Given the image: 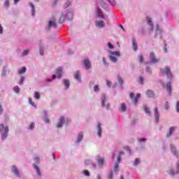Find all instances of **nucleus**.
<instances>
[{"label": "nucleus", "mask_w": 179, "mask_h": 179, "mask_svg": "<svg viewBox=\"0 0 179 179\" xmlns=\"http://www.w3.org/2000/svg\"><path fill=\"white\" fill-rule=\"evenodd\" d=\"M74 78H75V79H76L77 80H78V82H80V72L76 71V72L74 73Z\"/></svg>", "instance_id": "obj_16"}, {"label": "nucleus", "mask_w": 179, "mask_h": 179, "mask_svg": "<svg viewBox=\"0 0 179 179\" xmlns=\"http://www.w3.org/2000/svg\"><path fill=\"white\" fill-rule=\"evenodd\" d=\"M27 54H29V50H24V52H22L23 55H27Z\"/></svg>", "instance_id": "obj_49"}, {"label": "nucleus", "mask_w": 179, "mask_h": 179, "mask_svg": "<svg viewBox=\"0 0 179 179\" xmlns=\"http://www.w3.org/2000/svg\"><path fill=\"white\" fill-rule=\"evenodd\" d=\"M143 108H144V111L146 114H150V109H149V108H148V106H144Z\"/></svg>", "instance_id": "obj_27"}, {"label": "nucleus", "mask_w": 179, "mask_h": 179, "mask_svg": "<svg viewBox=\"0 0 179 179\" xmlns=\"http://www.w3.org/2000/svg\"><path fill=\"white\" fill-rule=\"evenodd\" d=\"M169 176H174V174H176V172H174V171L173 169H171L169 171Z\"/></svg>", "instance_id": "obj_39"}, {"label": "nucleus", "mask_w": 179, "mask_h": 179, "mask_svg": "<svg viewBox=\"0 0 179 179\" xmlns=\"http://www.w3.org/2000/svg\"><path fill=\"white\" fill-rule=\"evenodd\" d=\"M138 82L141 85H143V78L142 76L139 77Z\"/></svg>", "instance_id": "obj_38"}, {"label": "nucleus", "mask_w": 179, "mask_h": 179, "mask_svg": "<svg viewBox=\"0 0 179 179\" xmlns=\"http://www.w3.org/2000/svg\"><path fill=\"white\" fill-rule=\"evenodd\" d=\"M48 27L49 29L51 27H54L55 29H57V23H55V22L50 21L48 23Z\"/></svg>", "instance_id": "obj_18"}, {"label": "nucleus", "mask_w": 179, "mask_h": 179, "mask_svg": "<svg viewBox=\"0 0 179 179\" xmlns=\"http://www.w3.org/2000/svg\"><path fill=\"white\" fill-rule=\"evenodd\" d=\"M155 120L159 121V110L157 108H155Z\"/></svg>", "instance_id": "obj_19"}, {"label": "nucleus", "mask_w": 179, "mask_h": 179, "mask_svg": "<svg viewBox=\"0 0 179 179\" xmlns=\"http://www.w3.org/2000/svg\"><path fill=\"white\" fill-rule=\"evenodd\" d=\"M106 108L108 110V108H110V104H107V105L106 106Z\"/></svg>", "instance_id": "obj_63"}, {"label": "nucleus", "mask_w": 179, "mask_h": 179, "mask_svg": "<svg viewBox=\"0 0 179 179\" xmlns=\"http://www.w3.org/2000/svg\"><path fill=\"white\" fill-rule=\"evenodd\" d=\"M20 89H19V86H15V87H14V92H15V93H19V92H20Z\"/></svg>", "instance_id": "obj_36"}, {"label": "nucleus", "mask_w": 179, "mask_h": 179, "mask_svg": "<svg viewBox=\"0 0 179 179\" xmlns=\"http://www.w3.org/2000/svg\"><path fill=\"white\" fill-rule=\"evenodd\" d=\"M139 98H141V94H137L136 96L134 92H131L130 94V99H131V100H134L133 101L134 104H136V103H138V100L139 99Z\"/></svg>", "instance_id": "obj_5"}, {"label": "nucleus", "mask_w": 179, "mask_h": 179, "mask_svg": "<svg viewBox=\"0 0 179 179\" xmlns=\"http://www.w3.org/2000/svg\"><path fill=\"white\" fill-rule=\"evenodd\" d=\"M29 100L30 104L32 105L33 107H36V103L33 101V99H31V98H29Z\"/></svg>", "instance_id": "obj_35"}, {"label": "nucleus", "mask_w": 179, "mask_h": 179, "mask_svg": "<svg viewBox=\"0 0 179 179\" xmlns=\"http://www.w3.org/2000/svg\"><path fill=\"white\" fill-rule=\"evenodd\" d=\"M97 129H98V136L100 138L101 137V124L100 123H98Z\"/></svg>", "instance_id": "obj_20"}, {"label": "nucleus", "mask_w": 179, "mask_h": 179, "mask_svg": "<svg viewBox=\"0 0 179 179\" xmlns=\"http://www.w3.org/2000/svg\"><path fill=\"white\" fill-rule=\"evenodd\" d=\"M145 141H146V138H138V141H140V142H145Z\"/></svg>", "instance_id": "obj_51"}, {"label": "nucleus", "mask_w": 179, "mask_h": 179, "mask_svg": "<svg viewBox=\"0 0 179 179\" xmlns=\"http://www.w3.org/2000/svg\"><path fill=\"white\" fill-rule=\"evenodd\" d=\"M99 166H103L104 164V159L100 158L97 160Z\"/></svg>", "instance_id": "obj_25"}, {"label": "nucleus", "mask_w": 179, "mask_h": 179, "mask_svg": "<svg viewBox=\"0 0 179 179\" xmlns=\"http://www.w3.org/2000/svg\"><path fill=\"white\" fill-rule=\"evenodd\" d=\"M5 5L8 8V6H9V1H6Z\"/></svg>", "instance_id": "obj_57"}, {"label": "nucleus", "mask_w": 179, "mask_h": 179, "mask_svg": "<svg viewBox=\"0 0 179 179\" xmlns=\"http://www.w3.org/2000/svg\"><path fill=\"white\" fill-rule=\"evenodd\" d=\"M97 179H101V175H98L97 176Z\"/></svg>", "instance_id": "obj_61"}, {"label": "nucleus", "mask_w": 179, "mask_h": 179, "mask_svg": "<svg viewBox=\"0 0 179 179\" xmlns=\"http://www.w3.org/2000/svg\"><path fill=\"white\" fill-rule=\"evenodd\" d=\"M147 23L150 27V30H153V23L152 22V18L147 17Z\"/></svg>", "instance_id": "obj_12"}, {"label": "nucleus", "mask_w": 179, "mask_h": 179, "mask_svg": "<svg viewBox=\"0 0 179 179\" xmlns=\"http://www.w3.org/2000/svg\"><path fill=\"white\" fill-rule=\"evenodd\" d=\"M71 3L72 0H68L64 4V8H68V6H69Z\"/></svg>", "instance_id": "obj_30"}, {"label": "nucleus", "mask_w": 179, "mask_h": 179, "mask_svg": "<svg viewBox=\"0 0 179 179\" xmlns=\"http://www.w3.org/2000/svg\"><path fill=\"white\" fill-rule=\"evenodd\" d=\"M3 131L1 134V139H6L8 138V132H9V128L8 127H5L3 124H0V132Z\"/></svg>", "instance_id": "obj_1"}, {"label": "nucleus", "mask_w": 179, "mask_h": 179, "mask_svg": "<svg viewBox=\"0 0 179 179\" xmlns=\"http://www.w3.org/2000/svg\"><path fill=\"white\" fill-rule=\"evenodd\" d=\"M106 85H107V86H108V87H110V86H111V82L106 80Z\"/></svg>", "instance_id": "obj_52"}, {"label": "nucleus", "mask_w": 179, "mask_h": 179, "mask_svg": "<svg viewBox=\"0 0 179 179\" xmlns=\"http://www.w3.org/2000/svg\"><path fill=\"white\" fill-rule=\"evenodd\" d=\"M118 80L120 83H122V78H121L120 77H118Z\"/></svg>", "instance_id": "obj_56"}, {"label": "nucleus", "mask_w": 179, "mask_h": 179, "mask_svg": "<svg viewBox=\"0 0 179 179\" xmlns=\"http://www.w3.org/2000/svg\"><path fill=\"white\" fill-rule=\"evenodd\" d=\"M55 78H57V76L56 75H53L52 76V79H55Z\"/></svg>", "instance_id": "obj_64"}, {"label": "nucleus", "mask_w": 179, "mask_h": 179, "mask_svg": "<svg viewBox=\"0 0 179 179\" xmlns=\"http://www.w3.org/2000/svg\"><path fill=\"white\" fill-rule=\"evenodd\" d=\"M59 122L57 124V128H62L64 124H68L69 122V120L67 119L65 122V119L64 118V116H60L59 118Z\"/></svg>", "instance_id": "obj_3"}, {"label": "nucleus", "mask_w": 179, "mask_h": 179, "mask_svg": "<svg viewBox=\"0 0 179 179\" xmlns=\"http://www.w3.org/2000/svg\"><path fill=\"white\" fill-rule=\"evenodd\" d=\"M121 155H124V152L122 151L119 152V156L121 157Z\"/></svg>", "instance_id": "obj_59"}, {"label": "nucleus", "mask_w": 179, "mask_h": 179, "mask_svg": "<svg viewBox=\"0 0 179 179\" xmlns=\"http://www.w3.org/2000/svg\"><path fill=\"white\" fill-rule=\"evenodd\" d=\"M64 86H66V87H69V85H71V83L68 80H64Z\"/></svg>", "instance_id": "obj_29"}, {"label": "nucleus", "mask_w": 179, "mask_h": 179, "mask_svg": "<svg viewBox=\"0 0 179 179\" xmlns=\"http://www.w3.org/2000/svg\"><path fill=\"white\" fill-rule=\"evenodd\" d=\"M150 58L151 62L153 64H157L159 62V59L156 58V56L155 55V52H152L150 53Z\"/></svg>", "instance_id": "obj_6"}, {"label": "nucleus", "mask_w": 179, "mask_h": 179, "mask_svg": "<svg viewBox=\"0 0 179 179\" xmlns=\"http://www.w3.org/2000/svg\"><path fill=\"white\" fill-rule=\"evenodd\" d=\"M94 92H99V85H95L94 87Z\"/></svg>", "instance_id": "obj_48"}, {"label": "nucleus", "mask_w": 179, "mask_h": 179, "mask_svg": "<svg viewBox=\"0 0 179 179\" xmlns=\"http://www.w3.org/2000/svg\"><path fill=\"white\" fill-rule=\"evenodd\" d=\"M35 99H36V100L40 99V93L39 92H35V95H34Z\"/></svg>", "instance_id": "obj_33"}, {"label": "nucleus", "mask_w": 179, "mask_h": 179, "mask_svg": "<svg viewBox=\"0 0 179 179\" xmlns=\"http://www.w3.org/2000/svg\"><path fill=\"white\" fill-rule=\"evenodd\" d=\"M101 106H102V107H104V100H102Z\"/></svg>", "instance_id": "obj_62"}, {"label": "nucleus", "mask_w": 179, "mask_h": 179, "mask_svg": "<svg viewBox=\"0 0 179 179\" xmlns=\"http://www.w3.org/2000/svg\"><path fill=\"white\" fill-rule=\"evenodd\" d=\"M84 65L85 69H90V68L92 67V64H90V61H89V59L84 60Z\"/></svg>", "instance_id": "obj_8"}, {"label": "nucleus", "mask_w": 179, "mask_h": 179, "mask_svg": "<svg viewBox=\"0 0 179 179\" xmlns=\"http://www.w3.org/2000/svg\"><path fill=\"white\" fill-rule=\"evenodd\" d=\"M40 55H44V48L41 47L39 50Z\"/></svg>", "instance_id": "obj_34"}, {"label": "nucleus", "mask_w": 179, "mask_h": 179, "mask_svg": "<svg viewBox=\"0 0 179 179\" xmlns=\"http://www.w3.org/2000/svg\"><path fill=\"white\" fill-rule=\"evenodd\" d=\"M165 110H169V102L165 104Z\"/></svg>", "instance_id": "obj_55"}, {"label": "nucleus", "mask_w": 179, "mask_h": 179, "mask_svg": "<svg viewBox=\"0 0 179 179\" xmlns=\"http://www.w3.org/2000/svg\"><path fill=\"white\" fill-rule=\"evenodd\" d=\"M30 6L32 10V16H34V15H36V8H34V5H33L31 3H30Z\"/></svg>", "instance_id": "obj_23"}, {"label": "nucleus", "mask_w": 179, "mask_h": 179, "mask_svg": "<svg viewBox=\"0 0 179 179\" xmlns=\"http://www.w3.org/2000/svg\"><path fill=\"white\" fill-rule=\"evenodd\" d=\"M23 82H24V77H21L20 79V83L23 85Z\"/></svg>", "instance_id": "obj_46"}, {"label": "nucleus", "mask_w": 179, "mask_h": 179, "mask_svg": "<svg viewBox=\"0 0 179 179\" xmlns=\"http://www.w3.org/2000/svg\"><path fill=\"white\" fill-rule=\"evenodd\" d=\"M34 122L31 123L29 125V129H34Z\"/></svg>", "instance_id": "obj_41"}, {"label": "nucleus", "mask_w": 179, "mask_h": 179, "mask_svg": "<svg viewBox=\"0 0 179 179\" xmlns=\"http://www.w3.org/2000/svg\"><path fill=\"white\" fill-rule=\"evenodd\" d=\"M138 59H139L140 62H143V56H142V55H140L138 56Z\"/></svg>", "instance_id": "obj_43"}, {"label": "nucleus", "mask_w": 179, "mask_h": 179, "mask_svg": "<svg viewBox=\"0 0 179 179\" xmlns=\"http://www.w3.org/2000/svg\"><path fill=\"white\" fill-rule=\"evenodd\" d=\"M120 160H121V157H120V156H118V157H117V162L120 163Z\"/></svg>", "instance_id": "obj_60"}, {"label": "nucleus", "mask_w": 179, "mask_h": 179, "mask_svg": "<svg viewBox=\"0 0 179 179\" xmlns=\"http://www.w3.org/2000/svg\"><path fill=\"white\" fill-rule=\"evenodd\" d=\"M0 34H3V27H2V24H0Z\"/></svg>", "instance_id": "obj_44"}, {"label": "nucleus", "mask_w": 179, "mask_h": 179, "mask_svg": "<svg viewBox=\"0 0 179 179\" xmlns=\"http://www.w3.org/2000/svg\"><path fill=\"white\" fill-rule=\"evenodd\" d=\"M146 94L148 97H155V92L150 90H147Z\"/></svg>", "instance_id": "obj_13"}, {"label": "nucleus", "mask_w": 179, "mask_h": 179, "mask_svg": "<svg viewBox=\"0 0 179 179\" xmlns=\"http://www.w3.org/2000/svg\"><path fill=\"white\" fill-rule=\"evenodd\" d=\"M141 163V160L139 159V158H136L134 161V166H138V164H139Z\"/></svg>", "instance_id": "obj_32"}, {"label": "nucleus", "mask_w": 179, "mask_h": 179, "mask_svg": "<svg viewBox=\"0 0 179 179\" xmlns=\"http://www.w3.org/2000/svg\"><path fill=\"white\" fill-rule=\"evenodd\" d=\"M108 48H110V50H113V48H114V46L111 44V43L108 42Z\"/></svg>", "instance_id": "obj_42"}, {"label": "nucleus", "mask_w": 179, "mask_h": 179, "mask_svg": "<svg viewBox=\"0 0 179 179\" xmlns=\"http://www.w3.org/2000/svg\"><path fill=\"white\" fill-rule=\"evenodd\" d=\"M146 71H147V72H149L150 73L152 72V69H150V67H147Z\"/></svg>", "instance_id": "obj_54"}, {"label": "nucleus", "mask_w": 179, "mask_h": 179, "mask_svg": "<svg viewBox=\"0 0 179 179\" xmlns=\"http://www.w3.org/2000/svg\"><path fill=\"white\" fill-rule=\"evenodd\" d=\"M97 14H98L99 17H102V18L104 17V16L103 15V12H101V10L98 9Z\"/></svg>", "instance_id": "obj_28"}, {"label": "nucleus", "mask_w": 179, "mask_h": 179, "mask_svg": "<svg viewBox=\"0 0 179 179\" xmlns=\"http://www.w3.org/2000/svg\"><path fill=\"white\" fill-rule=\"evenodd\" d=\"M45 122H46V124H48L50 122V120H48V118L45 119Z\"/></svg>", "instance_id": "obj_58"}, {"label": "nucleus", "mask_w": 179, "mask_h": 179, "mask_svg": "<svg viewBox=\"0 0 179 179\" xmlns=\"http://www.w3.org/2000/svg\"><path fill=\"white\" fill-rule=\"evenodd\" d=\"M115 171H116L117 174H118V163L115 164Z\"/></svg>", "instance_id": "obj_40"}, {"label": "nucleus", "mask_w": 179, "mask_h": 179, "mask_svg": "<svg viewBox=\"0 0 179 179\" xmlns=\"http://www.w3.org/2000/svg\"><path fill=\"white\" fill-rule=\"evenodd\" d=\"M176 131V127H171L169 129V131L167 133L166 136L168 138H170L171 135H173V132Z\"/></svg>", "instance_id": "obj_10"}, {"label": "nucleus", "mask_w": 179, "mask_h": 179, "mask_svg": "<svg viewBox=\"0 0 179 179\" xmlns=\"http://www.w3.org/2000/svg\"><path fill=\"white\" fill-rule=\"evenodd\" d=\"M179 173V162L176 164V173Z\"/></svg>", "instance_id": "obj_45"}, {"label": "nucleus", "mask_w": 179, "mask_h": 179, "mask_svg": "<svg viewBox=\"0 0 179 179\" xmlns=\"http://www.w3.org/2000/svg\"><path fill=\"white\" fill-rule=\"evenodd\" d=\"M26 71H27V69H26V67H22V69H19L17 71V72H18V73L20 75H22V73H24V72H26Z\"/></svg>", "instance_id": "obj_22"}, {"label": "nucleus", "mask_w": 179, "mask_h": 179, "mask_svg": "<svg viewBox=\"0 0 179 179\" xmlns=\"http://www.w3.org/2000/svg\"><path fill=\"white\" fill-rule=\"evenodd\" d=\"M85 164H86V166H87L88 164H90V160L86 159V160L85 161Z\"/></svg>", "instance_id": "obj_50"}, {"label": "nucleus", "mask_w": 179, "mask_h": 179, "mask_svg": "<svg viewBox=\"0 0 179 179\" xmlns=\"http://www.w3.org/2000/svg\"><path fill=\"white\" fill-rule=\"evenodd\" d=\"M3 113V108H2V106L0 105V115Z\"/></svg>", "instance_id": "obj_53"}, {"label": "nucleus", "mask_w": 179, "mask_h": 179, "mask_svg": "<svg viewBox=\"0 0 179 179\" xmlns=\"http://www.w3.org/2000/svg\"><path fill=\"white\" fill-rule=\"evenodd\" d=\"M65 21V15H62L59 20V23H64Z\"/></svg>", "instance_id": "obj_31"}, {"label": "nucleus", "mask_w": 179, "mask_h": 179, "mask_svg": "<svg viewBox=\"0 0 179 179\" xmlns=\"http://www.w3.org/2000/svg\"><path fill=\"white\" fill-rule=\"evenodd\" d=\"M83 139V132H80L77 138V143H79Z\"/></svg>", "instance_id": "obj_15"}, {"label": "nucleus", "mask_w": 179, "mask_h": 179, "mask_svg": "<svg viewBox=\"0 0 179 179\" xmlns=\"http://www.w3.org/2000/svg\"><path fill=\"white\" fill-rule=\"evenodd\" d=\"M96 24L97 27H100L101 29L106 26V23H104L103 20L96 21Z\"/></svg>", "instance_id": "obj_9"}, {"label": "nucleus", "mask_w": 179, "mask_h": 179, "mask_svg": "<svg viewBox=\"0 0 179 179\" xmlns=\"http://www.w3.org/2000/svg\"><path fill=\"white\" fill-rule=\"evenodd\" d=\"M83 174L87 177H89V176H90V173L87 170L84 171Z\"/></svg>", "instance_id": "obj_37"}, {"label": "nucleus", "mask_w": 179, "mask_h": 179, "mask_svg": "<svg viewBox=\"0 0 179 179\" xmlns=\"http://www.w3.org/2000/svg\"><path fill=\"white\" fill-rule=\"evenodd\" d=\"M11 171L15 176H19V170H17V168L16 166H12Z\"/></svg>", "instance_id": "obj_14"}, {"label": "nucleus", "mask_w": 179, "mask_h": 179, "mask_svg": "<svg viewBox=\"0 0 179 179\" xmlns=\"http://www.w3.org/2000/svg\"><path fill=\"white\" fill-rule=\"evenodd\" d=\"M160 73H162V75H167L168 79H173V74L171 73L170 68L166 66L165 69H161Z\"/></svg>", "instance_id": "obj_2"}, {"label": "nucleus", "mask_w": 179, "mask_h": 179, "mask_svg": "<svg viewBox=\"0 0 179 179\" xmlns=\"http://www.w3.org/2000/svg\"><path fill=\"white\" fill-rule=\"evenodd\" d=\"M176 111L179 113V101L176 103Z\"/></svg>", "instance_id": "obj_47"}, {"label": "nucleus", "mask_w": 179, "mask_h": 179, "mask_svg": "<svg viewBox=\"0 0 179 179\" xmlns=\"http://www.w3.org/2000/svg\"><path fill=\"white\" fill-rule=\"evenodd\" d=\"M132 44H133V48H134V51H136V50H138V43H136V41L134 40L132 41Z\"/></svg>", "instance_id": "obj_21"}, {"label": "nucleus", "mask_w": 179, "mask_h": 179, "mask_svg": "<svg viewBox=\"0 0 179 179\" xmlns=\"http://www.w3.org/2000/svg\"><path fill=\"white\" fill-rule=\"evenodd\" d=\"M34 169H35V170H36V174L38 176H41V173L40 172V169H38V166H37V165L34 164Z\"/></svg>", "instance_id": "obj_24"}, {"label": "nucleus", "mask_w": 179, "mask_h": 179, "mask_svg": "<svg viewBox=\"0 0 179 179\" xmlns=\"http://www.w3.org/2000/svg\"><path fill=\"white\" fill-rule=\"evenodd\" d=\"M110 59L113 62H117V57H120V52H110Z\"/></svg>", "instance_id": "obj_4"}, {"label": "nucleus", "mask_w": 179, "mask_h": 179, "mask_svg": "<svg viewBox=\"0 0 179 179\" xmlns=\"http://www.w3.org/2000/svg\"><path fill=\"white\" fill-rule=\"evenodd\" d=\"M121 111H122V113H124V111H127V105H125V103H122Z\"/></svg>", "instance_id": "obj_26"}, {"label": "nucleus", "mask_w": 179, "mask_h": 179, "mask_svg": "<svg viewBox=\"0 0 179 179\" xmlns=\"http://www.w3.org/2000/svg\"><path fill=\"white\" fill-rule=\"evenodd\" d=\"M171 150L172 153H173V155L176 156V157H179L178 151H177V150L176 149V147L173 144L171 145Z\"/></svg>", "instance_id": "obj_7"}, {"label": "nucleus", "mask_w": 179, "mask_h": 179, "mask_svg": "<svg viewBox=\"0 0 179 179\" xmlns=\"http://www.w3.org/2000/svg\"><path fill=\"white\" fill-rule=\"evenodd\" d=\"M57 76L59 79H61V77L62 76V68L59 67L57 70Z\"/></svg>", "instance_id": "obj_11"}, {"label": "nucleus", "mask_w": 179, "mask_h": 179, "mask_svg": "<svg viewBox=\"0 0 179 179\" xmlns=\"http://www.w3.org/2000/svg\"><path fill=\"white\" fill-rule=\"evenodd\" d=\"M167 93L171 94V83H166Z\"/></svg>", "instance_id": "obj_17"}]
</instances>
